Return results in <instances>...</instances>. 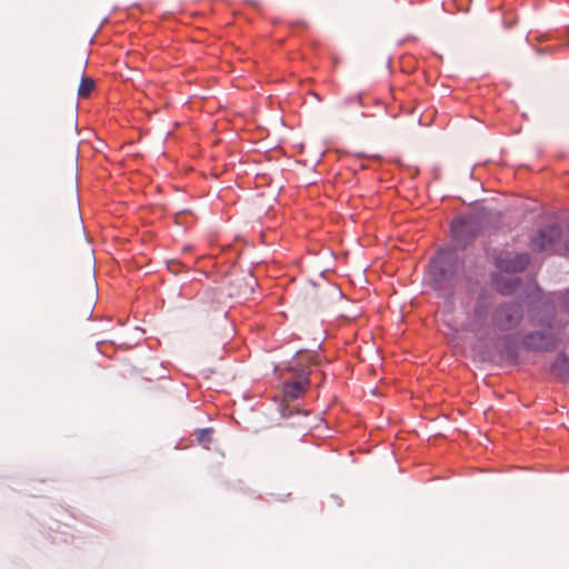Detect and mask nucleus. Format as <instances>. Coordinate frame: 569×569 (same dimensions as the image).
<instances>
[{
  "label": "nucleus",
  "mask_w": 569,
  "mask_h": 569,
  "mask_svg": "<svg viewBox=\"0 0 569 569\" xmlns=\"http://www.w3.org/2000/svg\"><path fill=\"white\" fill-rule=\"evenodd\" d=\"M562 236L558 224L545 227L531 239L530 248L536 252L561 253Z\"/></svg>",
  "instance_id": "obj_1"
},
{
  "label": "nucleus",
  "mask_w": 569,
  "mask_h": 569,
  "mask_svg": "<svg viewBox=\"0 0 569 569\" xmlns=\"http://www.w3.org/2000/svg\"><path fill=\"white\" fill-rule=\"evenodd\" d=\"M478 230L479 226L476 216L458 218L451 224L452 237L460 246H465L470 241Z\"/></svg>",
  "instance_id": "obj_2"
},
{
  "label": "nucleus",
  "mask_w": 569,
  "mask_h": 569,
  "mask_svg": "<svg viewBox=\"0 0 569 569\" xmlns=\"http://www.w3.org/2000/svg\"><path fill=\"white\" fill-rule=\"evenodd\" d=\"M530 261L527 253L501 252L496 257V266L500 270L510 273L521 272Z\"/></svg>",
  "instance_id": "obj_3"
},
{
  "label": "nucleus",
  "mask_w": 569,
  "mask_h": 569,
  "mask_svg": "<svg viewBox=\"0 0 569 569\" xmlns=\"http://www.w3.org/2000/svg\"><path fill=\"white\" fill-rule=\"evenodd\" d=\"M521 320L520 308L516 305H503L493 315V323L500 330H510Z\"/></svg>",
  "instance_id": "obj_4"
},
{
  "label": "nucleus",
  "mask_w": 569,
  "mask_h": 569,
  "mask_svg": "<svg viewBox=\"0 0 569 569\" xmlns=\"http://www.w3.org/2000/svg\"><path fill=\"white\" fill-rule=\"evenodd\" d=\"M557 340L553 335L535 332L526 336L523 346L528 350H551L556 347Z\"/></svg>",
  "instance_id": "obj_5"
},
{
  "label": "nucleus",
  "mask_w": 569,
  "mask_h": 569,
  "mask_svg": "<svg viewBox=\"0 0 569 569\" xmlns=\"http://www.w3.org/2000/svg\"><path fill=\"white\" fill-rule=\"evenodd\" d=\"M309 385V379L307 377H300L299 379L286 382L283 385V397L286 400H295L299 398L305 391L307 386Z\"/></svg>",
  "instance_id": "obj_6"
},
{
  "label": "nucleus",
  "mask_w": 569,
  "mask_h": 569,
  "mask_svg": "<svg viewBox=\"0 0 569 569\" xmlns=\"http://www.w3.org/2000/svg\"><path fill=\"white\" fill-rule=\"evenodd\" d=\"M550 372L560 380H569V358L559 355L550 366Z\"/></svg>",
  "instance_id": "obj_7"
},
{
  "label": "nucleus",
  "mask_w": 569,
  "mask_h": 569,
  "mask_svg": "<svg viewBox=\"0 0 569 569\" xmlns=\"http://www.w3.org/2000/svg\"><path fill=\"white\" fill-rule=\"evenodd\" d=\"M96 87L94 80L82 76L80 86L78 88V96L80 98H88Z\"/></svg>",
  "instance_id": "obj_8"
},
{
  "label": "nucleus",
  "mask_w": 569,
  "mask_h": 569,
  "mask_svg": "<svg viewBox=\"0 0 569 569\" xmlns=\"http://www.w3.org/2000/svg\"><path fill=\"white\" fill-rule=\"evenodd\" d=\"M517 281L515 278L509 279L506 286H502L500 281L497 282V288L503 295L512 293L516 290Z\"/></svg>",
  "instance_id": "obj_9"
},
{
  "label": "nucleus",
  "mask_w": 569,
  "mask_h": 569,
  "mask_svg": "<svg viewBox=\"0 0 569 569\" xmlns=\"http://www.w3.org/2000/svg\"><path fill=\"white\" fill-rule=\"evenodd\" d=\"M198 441L200 443H208L210 442L211 438H210V430L209 429H202L198 432Z\"/></svg>",
  "instance_id": "obj_10"
},
{
  "label": "nucleus",
  "mask_w": 569,
  "mask_h": 569,
  "mask_svg": "<svg viewBox=\"0 0 569 569\" xmlns=\"http://www.w3.org/2000/svg\"><path fill=\"white\" fill-rule=\"evenodd\" d=\"M562 254L569 257V232L563 238Z\"/></svg>",
  "instance_id": "obj_11"
},
{
  "label": "nucleus",
  "mask_w": 569,
  "mask_h": 569,
  "mask_svg": "<svg viewBox=\"0 0 569 569\" xmlns=\"http://www.w3.org/2000/svg\"><path fill=\"white\" fill-rule=\"evenodd\" d=\"M446 263V260L443 257H440L438 258L436 261H435V269L439 270V272L442 274L443 273V264Z\"/></svg>",
  "instance_id": "obj_12"
},
{
  "label": "nucleus",
  "mask_w": 569,
  "mask_h": 569,
  "mask_svg": "<svg viewBox=\"0 0 569 569\" xmlns=\"http://www.w3.org/2000/svg\"><path fill=\"white\" fill-rule=\"evenodd\" d=\"M562 306L567 311H569V291L563 295Z\"/></svg>",
  "instance_id": "obj_13"
},
{
  "label": "nucleus",
  "mask_w": 569,
  "mask_h": 569,
  "mask_svg": "<svg viewBox=\"0 0 569 569\" xmlns=\"http://www.w3.org/2000/svg\"><path fill=\"white\" fill-rule=\"evenodd\" d=\"M506 352H507V355H508L510 358H516V357H517V351H516L513 348H511V347H508V348L506 349Z\"/></svg>",
  "instance_id": "obj_14"
},
{
  "label": "nucleus",
  "mask_w": 569,
  "mask_h": 569,
  "mask_svg": "<svg viewBox=\"0 0 569 569\" xmlns=\"http://www.w3.org/2000/svg\"><path fill=\"white\" fill-rule=\"evenodd\" d=\"M357 102L359 106H361V97L360 96H357L355 98H350V99H347L346 100V103H349V102Z\"/></svg>",
  "instance_id": "obj_15"
},
{
  "label": "nucleus",
  "mask_w": 569,
  "mask_h": 569,
  "mask_svg": "<svg viewBox=\"0 0 569 569\" xmlns=\"http://www.w3.org/2000/svg\"><path fill=\"white\" fill-rule=\"evenodd\" d=\"M88 312H89V315H91V313H92V307H91V305H89V307H88Z\"/></svg>",
  "instance_id": "obj_16"
},
{
  "label": "nucleus",
  "mask_w": 569,
  "mask_h": 569,
  "mask_svg": "<svg viewBox=\"0 0 569 569\" xmlns=\"http://www.w3.org/2000/svg\"><path fill=\"white\" fill-rule=\"evenodd\" d=\"M282 416H284V417L287 416L286 409L282 410Z\"/></svg>",
  "instance_id": "obj_17"
}]
</instances>
